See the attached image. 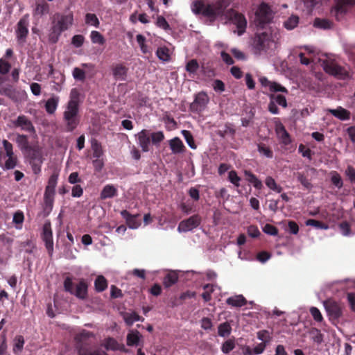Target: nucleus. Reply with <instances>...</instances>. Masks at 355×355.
Wrapping results in <instances>:
<instances>
[{
  "mask_svg": "<svg viewBox=\"0 0 355 355\" xmlns=\"http://www.w3.org/2000/svg\"><path fill=\"white\" fill-rule=\"evenodd\" d=\"M228 179L234 186L237 187L240 186L239 182L241 180V178L237 175L236 171L234 170L230 171L228 174Z\"/></svg>",
  "mask_w": 355,
  "mask_h": 355,
  "instance_id": "obj_58",
  "label": "nucleus"
},
{
  "mask_svg": "<svg viewBox=\"0 0 355 355\" xmlns=\"http://www.w3.org/2000/svg\"><path fill=\"white\" fill-rule=\"evenodd\" d=\"M355 4V0H338L336 3V11L340 13H345L349 7Z\"/></svg>",
  "mask_w": 355,
  "mask_h": 355,
  "instance_id": "obj_34",
  "label": "nucleus"
},
{
  "mask_svg": "<svg viewBox=\"0 0 355 355\" xmlns=\"http://www.w3.org/2000/svg\"><path fill=\"white\" fill-rule=\"evenodd\" d=\"M326 311L331 319H338L343 314L340 305L332 300H327L324 302Z\"/></svg>",
  "mask_w": 355,
  "mask_h": 355,
  "instance_id": "obj_15",
  "label": "nucleus"
},
{
  "mask_svg": "<svg viewBox=\"0 0 355 355\" xmlns=\"http://www.w3.org/2000/svg\"><path fill=\"white\" fill-rule=\"evenodd\" d=\"M85 22L96 28L99 26V20L95 14L87 13L85 15Z\"/></svg>",
  "mask_w": 355,
  "mask_h": 355,
  "instance_id": "obj_54",
  "label": "nucleus"
},
{
  "mask_svg": "<svg viewBox=\"0 0 355 355\" xmlns=\"http://www.w3.org/2000/svg\"><path fill=\"white\" fill-rule=\"evenodd\" d=\"M73 76L76 80L83 81L85 79V72L78 67H75L73 70Z\"/></svg>",
  "mask_w": 355,
  "mask_h": 355,
  "instance_id": "obj_62",
  "label": "nucleus"
},
{
  "mask_svg": "<svg viewBox=\"0 0 355 355\" xmlns=\"http://www.w3.org/2000/svg\"><path fill=\"white\" fill-rule=\"evenodd\" d=\"M121 215L125 219L126 223L131 229H136L140 225V222L137 220V218L139 216L132 215L127 210H122Z\"/></svg>",
  "mask_w": 355,
  "mask_h": 355,
  "instance_id": "obj_24",
  "label": "nucleus"
},
{
  "mask_svg": "<svg viewBox=\"0 0 355 355\" xmlns=\"http://www.w3.org/2000/svg\"><path fill=\"white\" fill-rule=\"evenodd\" d=\"M338 227L343 236H348L351 235V225L348 222L343 221Z\"/></svg>",
  "mask_w": 355,
  "mask_h": 355,
  "instance_id": "obj_55",
  "label": "nucleus"
},
{
  "mask_svg": "<svg viewBox=\"0 0 355 355\" xmlns=\"http://www.w3.org/2000/svg\"><path fill=\"white\" fill-rule=\"evenodd\" d=\"M103 345L106 349V350L108 351H120L122 352H127V349H125L123 344L118 343L116 339L112 337H109L105 339Z\"/></svg>",
  "mask_w": 355,
  "mask_h": 355,
  "instance_id": "obj_21",
  "label": "nucleus"
},
{
  "mask_svg": "<svg viewBox=\"0 0 355 355\" xmlns=\"http://www.w3.org/2000/svg\"><path fill=\"white\" fill-rule=\"evenodd\" d=\"M199 69V64L196 59L189 60L186 64V70L189 73H196Z\"/></svg>",
  "mask_w": 355,
  "mask_h": 355,
  "instance_id": "obj_51",
  "label": "nucleus"
},
{
  "mask_svg": "<svg viewBox=\"0 0 355 355\" xmlns=\"http://www.w3.org/2000/svg\"><path fill=\"white\" fill-rule=\"evenodd\" d=\"M227 7L224 0H218L212 3H206L202 0H196L191 4V10L195 15H201L214 21L223 16Z\"/></svg>",
  "mask_w": 355,
  "mask_h": 355,
  "instance_id": "obj_1",
  "label": "nucleus"
},
{
  "mask_svg": "<svg viewBox=\"0 0 355 355\" xmlns=\"http://www.w3.org/2000/svg\"><path fill=\"white\" fill-rule=\"evenodd\" d=\"M93 336L94 334L92 332L86 330H83L76 336L77 355H108L101 349L92 350L91 343L89 341V339Z\"/></svg>",
  "mask_w": 355,
  "mask_h": 355,
  "instance_id": "obj_4",
  "label": "nucleus"
},
{
  "mask_svg": "<svg viewBox=\"0 0 355 355\" xmlns=\"http://www.w3.org/2000/svg\"><path fill=\"white\" fill-rule=\"evenodd\" d=\"M59 103V97L53 96L49 98L45 103V110L49 114H53L57 110Z\"/></svg>",
  "mask_w": 355,
  "mask_h": 355,
  "instance_id": "obj_32",
  "label": "nucleus"
},
{
  "mask_svg": "<svg viewBox=\"0 0 355 355\" xmlns=\"http://www.w3.org/2000/svg\"><path fill=\"white\" fill-rule=\"evenodd\" d=\"M182 135L184 136L187 144L191 148L195 149L196 146L194 142L193 137L189 130H182Z\"/></svg>",
  "mask_w": 355,
  "mask_h": 355,
  "instance_id": "obj_57",
  "label": "nucleus"
},
{
  "mask_svg": "<svg viewBox=\"0 0 355 355\" xmlns=\"http://www.w3.org/2000/svg\"><path fill=\"white\" fill-rule=\"evenodd\" d=\"M73 23V13L67 15L57 12L51 18V26L49 30V38L51 42H58L62 33L68 30Z\"/></svg>",
  "mask_w": 355,
  "mask_h": 355,
  "instance_id": "obj_3",
  "label": "nucleus"
},
{
  "mask_svg": "<svg viewBox=\"0 0 355 355\" xmlns=\"http://www.w3.org/2000/svg\"><path fill=\"white\" fill-rule=\"evenodd\" d=\"M95 290L97 292H103L107 287V282L106 279L102 276H98L94 282Z\"/></svg>",
  "mask_w": 355,
  "mask_h": 355,
  "instance_id": "obj_39",
  "label": "nucleus"
},
{
  "mask_svg": "<svg viewBox=\"0 0 355 355\" xmlns=\"http://www.w3.org/2000/svg\"><path fill=\"white\" fill-rule=\"evenodd\" d=\"M275 132L283 144L288 145L291 143L290 135L282 123H276Z\"/></svg>",
  "mask_w": 355,
  "mask_h": 355,
  "instance_id": "obj_22",
  "label": "nucleus"
},
{
  "mask_svg": "<svg viewBox=\"0 0 355 355\" xmlns=\"http://www.w3.org/2000/svg\"><path fill=\"white\" fill-rule=\"evenodd\" d=\"M331 181L332 184L338 189H340L343 186L341 177L337 172L334 173V174L331 176Z\"/></svg>",
  "mask_w": 355,
  "mask_h": 355,
  "instance_id": "obj_63",
  "label": "nucleus"
},
{
  "mask_svg": "<svg viewBox=\"0 0 355 355\" xmlns=\"http://www.w3.org/2000/svg\"><path fill=\"white\" fill-rule=\"evenodd\" d=\"M49 11L50 6L46 0H37L33 15L34 17H41L43 15L49 14Z\"/></svg>",
  "mask_w": 355,
  "mask_h": 355,
  "instance_id": "obj_19",
  "label": "nucleus"
},
{
  "mask_svg": "<svg viewBox=\"0 0 355 355\" xmlns=\"http://www.w3.org/2000/svg\"><path fill=\"white\" fill-rule=\"evenodd\" d=\"M41 237L42 241L45 243V247L47 250L49 254L51 256L53 252V232L50 223H46L43 225Z\"/></svg>",
  "mask_w": 355,
  "mask_h": 355,
  "instance_id": "obj_12",
  "label": "nucleus"
},
{
  "mask_svg": "<svg viewBox=\"0 0 355 355\" xmlns=\"http://www.w3.org/2000/svg\"><path fill=\"white\" fill-rule=\"evenodd\" d=\"M138 140V144L141 147L143 152H148L150 150V130L143 129L136 135Z\"/></svg>",
  "mask_w": 355,
  "mask_h": 355,
  "instance_id": "obj_16",
  "label": "nucleus"
},
{
  "mask_svg": "<svg viewBox=\"0 0 355 355\" xmlns=\"http://www.w3.org/2000/svg\"><path fill=\"white\" fill-rule=\"evenodd\" d=\"M7 159L4 162L3 170H11L16 167L18 162L17 157L15 155L6 156Z\"/></svg>",
  "mask_w": 355,
  "mask_h": 355,
  "instance_id": "obj_38",
  "label": "nucleus"
},
{
  "mask_svg": "<svg viewBox=\"0 0 355 355\" xmlns=\"http://www.w3.org/2000/svg\"><path fill=\"white\" fill-rule=\"evenodd\" d=\"M257 151L261 156L266 157L268 159H272L274 153L270 146L264 143L260 142L257 144Z\"/></svg>",
  "mask_w": 355,
  "mask_h": 355,
  "instance_id": "obj_30",
  "label": "nucleus"
},
{
  "mask_svg": "<svg viewBox=\"0 0 355 355\" xmlns=\"http://www.w3.org/2000/svg\"><path fill=\"white\" fill-rule=\"evenodd\" d=\"M92 148L93 150V157L95 159H100L103 153L101 144L96 140L92 141Z\"/></svg>",
  "mask_w": 355,
  "mask_h": 355,
  "instance_id": "obj_45",
  "label": "nucleus"
},
{
  "mask_svg": "<svg viewBox=\"0 0 355 355\" xmlns=\"http://www.w3.org/2000/svg\"><path fill=\"white\" fill-rule=\"evenodd\" d=\"M201 221V217L198 214H194L189 218L182 220L178 225V231L179 232L192 231L200 225Z\"/></svg>",
  "mask_w": 355,
  "mask_h": 355,
  "instance_id": "obj_10",
  "label": "nucleus"
},
{
  "mask_svg": "<svg viewBox=\"0 0 355 355\" xmlns=\"http://www.w3.org/2000/svg\"><path fill=\"white\" fill-rule=\"evenodd\" d=\"M332 21L327 19L315 18L313 21V26L320 29L327 30L331 28Z\"/></svg>",
  "mask_w": 355,
  "mask_h": 355,
  "instance_id": "obj_35",
  "label": "nucleus"
},
{
  "mask_svg": "<svg viewBox=\"0 0 355 355\" xmlns=\"http://www.w3.org/2000/svg\"><path fill=\"white\" fill-rule=\"evenodd\" d=\"M321 66L324 71L339 80H346L349 78L347 69L342 67L333 59L327 58L322 60Z\"/></svg>",
  "mask_w": 355,
  "mask_h": 355,
  "instance_id": "obj_7",
  "label": "nucleus"
},
{
  "mask_svg": "<svg viewBox=\"0 0 355 355\" xmlns=\"http://www.w3.org/2000/svg\"><path fill=\"white\" fill-rule=\"evenodd\" d=\"M91 40L94 44H103L105 42L104 37L96 31H92L91 33Z\"/></svg>",
  "mask_w": 355,
  "mask_h": 355,
  "instance_id": "obj_52",
  "label": "nucleus"
},
{
  "mask_svg": "<svg viewBox=\"0 0 355 355\" xmlns=\"http://www.w3.org/2000/svg\"><path fill=\"white\" fill-rule=\"evenodd\" d=\"M141 335L137 330L131 331L127 335V345L134 346L138 345Z\"/></svg>",
  "mask_w": 355,
  "mask_h": 355,
  "instance_id": "obj_36",
  "label": "nucleus"
},
{
  "mask_svg": "<svg viewBox=\"0 0 355 355\" xmlns=\"http://www.w3.org/2000/svg\"><path fill=\"white\" fill-rule=\"evenodd\" d=\"M11 68L10 64L3 58L0 59V73L2 75L7 74Z\"/></svg>",
  "mask_w": 355,
  "mask_h": 355,
  "instance_id": "obj_60",
  "label": "nucleus"
},
{
  "mask_svg": "<svg viewBox=\"0 0 355 355\" xmlns=\"http://www.w3.org/2000/svg\"><path fill=\"white\" fill-rule=\"evenodd\" d=\"M270 99L274 101L276 104H278L283 107H287V101L286 97L282 94H271L270 96Z\"/></svg>",
  "mask_w": 355,
  "mask_h": 355,
  "instance_id": "obj_50",
  "label": "nucleus"
},
{
  "mask_svg": "<svg viewBox=\"0 0 355 355\" xmlns=\"http://www.w3.org/2000/svg\"><path fill=\"white\" fill-rule=\"evenodd\" d=\"M266 185L271 190L277 192L281 193L283 190V188L277 184L275 179L270 176H268L265 180Z\"/></svg>",
  "mask_w": 355,
  "mask_h": 355,
  "instance_id": "obj_41",
  "label": "nucleus"
},
{
  "mask_svg": "<svg viewBox=\"0 0 355 355\" xmlns=\"http://www.w3.org/2000/svg\"><path fill=\"white\" fill-rule=\"evenodd\" d=\"M273 17L270 7L266 3H261L255 12V23L258 27L263 28L269 24Z\"/></svg>",
  "mask_w": 355,
  "mask_h": 355,
  "instance_id": "obj_9",
  "label": "nucleus"
},
{
  "mask_svg": "<svg viewBox=\"0 0 355 355\" xmlns=\"http://www.w3.org/2000/svg\"><path fill=\"white\" fill-rule=\"evenodd\" d=\"M58 175L56 173H53L48 181V184L45 188V191L47 193H55V189L58 183Z\"/></svg>",
  "mask_w": 355,
  "mask_h": 355,
  "instance_id": "obj_40",
  "label": "nucleus"
},
{
  "mask_svg": "<svg viewBox=\"0 0 355 355\" xmlns=\"http://www.w3.org/2000/svg\"><path fill=\"white\" fill-rule=\"evenodd\" d=\"M245 179L248 182L252 184L254 187L257 189H261L263 187V184L261 180L258 179V178L253 174L250 171L245 170L244 171Z\"/></svg>",
  "mask_w": 355,
  "mask_h": 355,
  "instance_id": "obj_31",
  "label": "nucleus"
},
{
  "mask_svg": "<svg viewBox=\"0 0 355 355\" xmlns=\"http://www.w3.org/2000/svg\"><path fill=\"white\" fill-rule=\"evenodd\" d=\"M296 177L297 180L300 182V184L306 189H311L313 187L312 184L309 180L308 177L305 175L304 173L297 172L296 173Z\"/></svg>",
  "mask_w": 355,
  "mask_h": 355,
  "instance_id": "obj_46",
  "label": "nucleus"
},
{
  "mask_svg": "<svg viewBox=\"0 0 355 355\" xmlns=\"http://www.w3.org/2000/svg\"><path fill=\"white\" fill-rule=\"evenodd\" d=\"M54 196L53 193H47L44 192V210L49 214L53 209V202H54Z\"/></svg>",
  "mask_w": 355,
  "mask_h": 355,
  "instance_id": "obj_33",
  "label": "nucleus"
},
{
  "mask_svg": "<svg viewBox=\"0 0 355 355\" xmlns=\"http://www.w3.org/2000/svg\"><path fill=\"white\" fill-rule=\"evenodd\" d=\"M62 120L66 132L73 131L80 123L79 97L76 89H73L71 92L70 99L63 112Z\"/></svg>",
  "mask_w": 355,
  "mask_h": 355,
  "instance_id": "obj_2",
  "label": "nucleus"
},
{
  "mask_svg": "<svg viewBox=\"0 0 355 355\" xmlns=\"http://www.w3.org/2000/svg\"><path fill=\"white\" fill-rule=\"evenodd\" d=\"M327 112L340 121H347L351 117L350 112L341 106L336 109H328Z\"/></svg>",
  "mask_w": 355,
  "mask_h": 355,
  "instance_id": "obj_23",
  "label": "nucleus"
},
{
  "mask_svg": "<svg viewBox=\"0 0 355 355\" xmlns=\"http://www.w3.org/2000/svg\"><path fill=\"white\" fill-rule=\"evenodd\" d=\"M305 223L307 226H313L316 229L327 230L329 228L326 223L315 219H308Z\"/></svg>",
  "mask_w": 355,
  "mask_h": 355,
  "instance_id": "obj_48",
  "label": "nucleus"
},
{
  "mask_svg": "<svg viewBox=\"0 0 355 355\" xmlns=\"http://www.w3.org/2000/svg\"><path fill=\"white\" fill-rule=\"evenodd\" d=\"M226 303L232 306L241 307L246 305L247 300L242 295H236L228 297L226 300Z\"/></svg>",
  "mask_w": 355,
  "mask_h": 355,
  "instance_id": "obj_26",
  "label": "nucleus"
},
{
  "mask_svg": "<svg viewBox=\"0 0 355 355\" xmlns=\"http://www.w3.org/2000/svg\"><path fill=\"white\" fill-rule=\"evenodd\" d=\"M257 338L261 340L262 343L267 345L272 340V336L268 330H261L257 332Z\"/></svg>",
  "mask_w": 355,
  "mask_h": 355,
  "instance_id": "obj_49",
  "label": "nucleus"
},
{
  "mask_svg": "<svg viewBox=\"0 0 355 355\" xmlns=\"http://www.w3.org/2000/svg\"><path fill=\"white\" fill-rule=\"evenodd\" d=\"M218 135L221 137H225L227 135L233 137L235 135V129L230 124L227 123L225 125V130H219Z\"/></svg>",
  "mask_w": 355,
  "mask_h": 355,
  "instance_id": "obj_56",
  "label": "nucleus"
},
{
  "mask_svg": "<svg viewBox=\"0 0 355 355\" xmlns=\"http://www.w3.org/2000/svg\"><path fill=\"white\" fill-rule=\"evenodd\" d=\"M24 338L22 336H17L14 339L13 352L16 354H19L24 347Z\"/></svg>",
  "mask_w": 355,
  "mask_h": 355,
  "instance_id": "obj_42",
  "label": "nucleus"
},
{
  "mask_svg": "<svg viewBox=\"0 0 355 355\" xmlns=\"http://www.w3.org/2000/svg\"><path fill=\"white\" fill-rule=\"evenodd\" d=\"M150 138L153 145L159 146V143L164 139V135L162 131H157L155 132H150Z\"/></svg>",
  "mask_w": 355,
  "mask_h": 355,
  "instance_id": "obj_47",
  "label": "nucleus"
},
{
  "mask_svg": "<svg viewBox=\"0 0 355 355\" xmlns=\"http://www.w3.org/2000/svg\"><path fill=\"white\" fill-rule=\"evenodd\" d=\"M230 19L238 28V35H243L246 29L247 20L245 16L236 11L232 10L230 12Z\"/></svg>",
  "mask_w": 355,
  "mask_h": 355,
  "instance_id": "obj_13",
  "label": "nucleus"
},
{
  "mask_svg": "<svg viewBox=\"0 0 355 355\" xmlns=\"http://www.w3.org/2000/svg\"><path fill=\"white\" fill-rule=\"evenodd\" d=\"M64 289L66 292L76 296L77 298L84 300L88 296V284L82 278L78 280L76 284L73 282L71 277H67L63 282Z\"/></svg>",
  "mask_w": 355,
  "mask_h": 355,
  "instance_id": "obj_6",
  "label": "nucleus"
},
{
  "mask_svg": "<svg viewBox=\"0 0 355 355\" xmlns=\"http://www.w3.org/2000/svg\"><path fill=\"white\" fill-rule=\"evenodd\" d=\"M12 125L15 128H20L21 130L28 132H35V128L31 121L25 115H19L12 121Z\"/></svg>",
  "mask_w": 355,
  "mask_h": 355,
  "instance_id": "obj_14",
  "label": "nucleus"
},
{
  "mask_svg": "<svg viewBox=\"0 0 355 355\" xmlns=\"http://www.w3.org/2000/svg\"><path fill=\"white\" fill-rule=\"evenodd\" d=\"M123 318L128 326H131L136 321H144V318L139 315L136 312H124L122 313Z\"/></svg>",
  "mask_w": 355,
  "mask_h": 355,
  "instance_id": "obj_27",
  "label": "nucleus"
},
{
  "mask_svg": "<svg viewBox=\"0 0 355 355\" xmlns=\"http://www.w3.org/2000/svg\"><path fill=\"white\" fill-rule=\"evenodd\" d=\"M128 68L123 64L119 63L112 66V75L115 80H125Z\"/></svg>",
  "mask_w": 355,
  "mask_h": 355,
  "instance_id": "obj_18",
  "label": "nucleus"
},
{
  "mask_svg": "<svg viewBox=\"0 0 355 355\" xmlns=\"http://www.w3.org/2000/svg\"><path fill=\"white\" fill-rule=\"evenodd\" d=\"M28 21L25 17L19 19L17 25L16 35L18 40H24L28 35Z\"/></svg>",
  "mask_w": 355,
  "mask_h": 355,
  "instance_id": "obj_20",
  "label": "nucleus"
},
{
  "mask_svg": "<svg viewBox=\"0 0 355 355\" xmlns=\"http://www.w3.org/2000/svg\"><path fill=\"white\" fill-rule=\"evenodd\" d=\"M24 154L28 160L33 173L39 174L41 172V167L44 160L41 147L37 144H34L24 152Z\"/></svg>",
  "mask_w": 355,
  "mask_h": 355,
  "instance_id": "obj_8",
  "label": "nucleus"
},
{
  "mask_svg": "<svg viewBox=\"0 0 355 355\" xmlns=\"http://www.w3.org/2000/svg\"><path fill=\"white\" fill-rule=\"evenodd\" d=\"M209 102V97L205 92H199L195 96L193 103H191L189 109L192 112L200 113L202 112Z\"/></svg>",
  "mask_w": 355,
  "mask_h": 355,
  "instance_id": "obj_11",
  "label": "nucleus"
},
{
  "mask_svg": "<svg viewBox=\"0 0 355 355\" xmlns=\"http://www.w3.org/2000/svg\"><path fill=\"white\" fill-rule=\"evenodd\" d=\"M299 24V17L297 15H291L284 23V27L287 30H293Z\"/></svg>",
  "mask_w": 355,
  "mask_h": 355,
  "instance_id": "obj_44",
  "label": "nucleus"
},
{
  "mask_svg": "<svg viewBox=\"0 0 355 355\" xmlns=\"http://www.w3.org/2000/svg\"><path fill=\"white\" fill-rule=\"evenodd\" d=\"M235 347L234 342L232 340H226L221 347V350L224 354H228Z\"/></svg>",
  "mask_w": 355,
  "mask_h": 355,
  "instance_id": "obj_61",
  "label": "nucleus"
},
{
  "mask_svg": "<svg viewBox=\"0 0 355 355\" xmlns=\"http://www.w3.org/2000/svg\"><path fill=\"white\" fill-rule=\"evenodd\" d=\"M169 146L173 154H178L184 151L185 146L179 137H175L169 141Z\"/></svg>",
  "mask_w": 355,
  "mask_h": 355,
  "instance_id": "obj_28",
  "label": "nucleus"
},
{
  "mask_svg": "<svg viewBox=\"0 0 355 355\" xmlns=\"http://www.w3.org/2000/svg\"><path fill=\"white\" fill-rule=\"evenodd\" d=\"M15 141L23 153L26 152L33 146V145L29 144L28 137L24 135L17 134Z\"/></svg>",
  "mask_w": 355,
  "mask_h": 355,
  "instance_id": "obj_29",
  "label": "nucleus"
},
{
  "mask_svg": "<svg viewBox=\"0 0 355 355\" xmlns=\"http://www.w3.org/2000/svg\"><path fill=\"white\" fill-rule=\"evenodd\" d=\"M157 56L163 61L169 60L168 49L166 47H159L156 51Z\"/></svg>",
  "mask_w": 355,
  "mask_h": 355,
  "instance_id": "obj_53",
  "label": "nucleus"
},
{
  "mask_svg": "<svg viewBox=\"0 0 355 355\" xmlns=\"http://www.w3.org/2000/svg\"><path fill=\"white\" fill-rule=\"evenodd\" d=\"M24 220V215L23 211L18 210L17 211L14 215L12 218V222L16 225L17 227L18 225H21Z\"/></svg>",
  "mask_w": 355,
  "mask_h": 355,
  "instance_id": "obj_59",
  "label": "nucleus"
},
{
  "mask_svg": "<svg viewBox=\"0 0 355 355\" xmlns=\"http://www.w3.org/2000/svg\"><path fill=\"white\" fill-rule=\"evenodd\" d=\"M254 52L258 54L270 53L277 48V43L271 33L268 31L257 33L252 43Z\"/></svg>",
  "mask_w": 355,
  "mask_h": 355,
  "instance_id": "obj_5",
  "label": "nucleus"
},
{
  "mask_svg": "<svg viewBox=\"0 0 355 355\" xmlns=\"http://www.w3.org/2000/svg\"><path fill=\"white\" fill-rule=\"evenodd\" d=\"M345 175L352 183H355V168L349 165L345 170Z\"/></svg>",
  "mask_w": 355,
  "mask_h": 355,
  "instance_id": "obj_64",
  "label": "nucleus"
},
{
  "mask_svg": "<svg viewBox=\"0 0 355 355\" xmlns=\"http://www.w3.org/2000/svg\"><path fill=\"white\" fill-rule=\"evenodd\" d=\"M178 280V275L175 272L168 273L164 278L163 284L166 288H170Z\"/></svg>",
  "mask_w": 355,
  "mask_h": 355,
  "instance_id": "obj_37",
  "label": "nucleus"
},
{
  "mask_svg": "<svg viewBox=\"0 0 355 355\" xmlns=\"http://www.w3.org/2000/svg\"><path fill=\"white\" fill-rule=\"evenodd\" d=\"M231 331L232 327L227 322L220 324L218 327V334L221 337L228 336Z\"/></svg>",
  "mask_w": 355,
  "mask_h": 355,
  "instance_id": "obj_43",
  "label": "nucleus"
},
{
  "mask_svg": "<svg viewBox=\"0 0 355 355\" xmlns=\"http://www.w3.org/2000/svg\"><path fill=\"white\" fill-rule=\"evenodd\" d=\"M117 189L112 184H107L103 188L100 193V198L101 200H105L117 196Z\"/></svg>",
  "mask_w": 355,
  "mask_h": 355,
  "instance_id": "obj_25",
  "label": "nucleus"
},
{
  "mask_svg": "<svg viewBox=\"0 0 355 355\" xmlns=\"http://www.w3.org/2000/svg\"><path fill=\"white\" fill-rule=\"evenodd\" d=\"M259 82L263 87H269L271 92L288 93V89L285 87L281 85L278 83L270 81L266 77H261L259 78Z\"/></svg>",
  "mask_w": 355,
  "mask_h": 355,
  "instance_id": "obj_17",
  "label": "nucleus"
}]
</instances>
